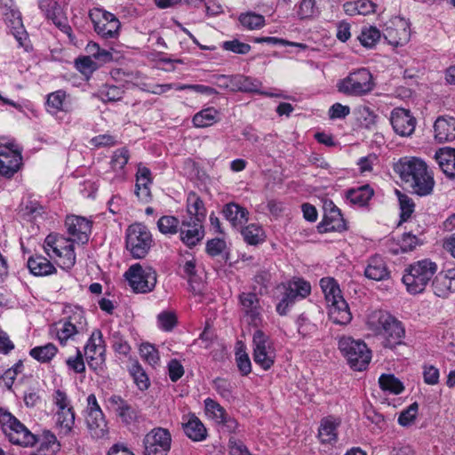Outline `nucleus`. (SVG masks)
Returning <instances> with one entry per match:
<instances>
[{"label": "nucleus", "instance_id": "obj_1", "mask_svg": "<svg viewBox=\"0 0 455 455\" xmlns=\"http://www.w3.org/2000/svg\"><path fill=\"white\" fill-rule=\"evenodd\" d=\"M395 171L415 194L424 196L432 193L435 186L433 174L421 159H401L395 166Z\"/></svg>", "mask_w": 455, "mask_h": 455}, {"label": "nucleus", "instance_id": "obj_2", "mask_svg": "<svg viewBox=\"0 0 455 455\" xmlns=\"http://www.w3.org/2000/svg\"><path fill=\"white\" fill-rule=\"evenodd\" d=\"M368 326L383 339L385 347L393 348L403 342L404 328L400 321L386 311H375L368 318Z\"/></svg>", "mask_w": 455, "mask_h": 455}, {"label": "nucleus", "instance_id": "obj_3", "mask_svg": "<svg viewBox=\"0 0 455 455\" xmlns=\"http://www.w3.org/2000/svg\"><path fill=\"white\" fill-rule=\"evenodd\" d=\"M437 271V265L430 259L419 260L410 265L403 276V282L410 293L422 292Z\"/></svg>", "mask_w": 455, "mask_h": 455}, {"label": "nucleus", "instance_id": "obj_4", "mask_svg": "<svg viewBox=\"0 0 455 455\" xmlns=\"http://www.w3.org/2000/svg\"><path fill=\"white\" fill-rule=\"evenodd\" d=\"M0 426L8 440L16 445L28 447L35 445L38 439L17 418L6 410L0 409Z\"/></svg>", "mask_w": 455, "mask_h": 455}, {"label": "nucleus", "instance_id": "obj_5", "mask_svg": "<svg viewBox=\"0 0 455 455\" xmlns=\"http://www.w3.org/2000/svg\"><path fill=\"white\" fill-rule=\"evenodd\" d=\"M339 349L355 371H363L371 359V352L362 340L343 336L339 339Z\"/></svg>", "mask_w": 455, "mask_h": 455}, {"label": "nucleus", "instance_id": "obj_6", "mask_svg": "<svg viewBox=\"0 0 455 455\" xmlns=\"http://www.w3.org/2000/svg\"><path fill=\"white\" fill-rule=\"evenodd\" d=\"M152 243L151 233L146 226L140 223L129 226L126 230L125 247L133 258H144L148 254Z\"/></svg>", "mask_w": 455, "mask_h": 455}, {"label": "nucleus", "instance_id": "obj_7", "mask_svg": "<svg viewBox=\"0 0 455 455\" xmlns=\"http://www.w3.org/2000/svg\"><path fill=\"white\" fill-rule=\"evenodd\" d=\"M339 92L349 96H362L370 92L374 84L372 76L366 68H360L350 73L337 84Z\"/></svg>", "mask_w": 455, "mask_h": 455}, {"label": "nucleus", "instance_id": "obj_8", "mask_svg": "<svg viewBox=\"0 0 455 455\" xmlns=\"http://www.w3.org/2000/svg\"><path fill=\"white\" fill-rule=\"evenodd\" d=\"M124 276L135 292L151 291L156 284V272L152 267H142L139 263L131 266Z\"/></svg>", "mask_w": 455, "mask_h": 455}, {"label": "nucleus", "instance_id": "obj_9", "mask_svg": "<svg viewBox=\"0 0 455 455\" xmlns=\"http://www.w3.org/2000/svg\"><path fill=\"white\" fill-rule=\"evenodd\" d=\"M53 403L57 407L56 424L60 427L65 434L71 432L75 425V411L68 395L57 389L52 395Z\"/></svg>", "mask_w": 455, "mask_h": 455}, {"label": "nucleus", "instance_id": "obj_10", "mask_svg": "<svg viewBox=\"0 0 455 455\" xmlns=\"http://www.w3.org/2000/svg\"><path fill=\"white\" fill-rule=\"evenodd\" d=\"M144 455H167L172 444L170 432L163 427H156L148 433L144 439Z\"/></svg>", "mask_w": 455, "mask_h": 455}, {"label": "nucleus", "instance_id": "obj_11", "mask_svg": "<svg viewBox=\"0 0 455 455\" xmlns=\"http://www.w3.org/2000/svg\"><path fill=\"white\" fill-rule=\"evenodd\" d=\"M385 40L395 47L406 44L411 38L410 23L402 17H395L383 32Z\"/></svg>", "mask_w": 455, "mask_h": 455}, {"label": "nucleus", "instance_id": "obj_12", "mask_svg": "<svg viewBox=\"0 0 455 455\" xmlns=\"http://www.w3.org/2000/svg\"><path fill=\"white\" fill-rule=\"evenodd\" d=\"M13 147V143H0V175L7 179L12 178L21 165V153Z\"/></svg>", "mask_w": 455, "mask_h": 455}, {"label": "nucleus", "instance_id": "obj_13", "mask_svg": "<svg viewBox=\"0 0 455 455\" xmlns=\"http://www.w3.org/2000/svg\"><path fill=\"white\" fill-rule=\"evenodd\" d=\"M253 359L264 370H268L274 363L272 351L267 336L260 330L253 334Z\"/></svg>", "mask_w": 455, "mask_h": 455}, {"label": "nucleus", "instance_id": "obj_14", "mask_svg": "<svg viewBox=\"0 0 455 455\" xmlns=\"http://www.w3.org/2000/svg\"><path fill=\"white\" fill-rule=\"evenodd\" d=\"M64 2H41L40 9L45 13L48 20H51L62 32L69 37L72 35V28L68 24V18L64 10Z\"/></svg>", "mask_w": 455, "mask_h": 455}, {"label": "nucleus", "instance_id": "obj_15", "mask_svg": "<svg viewBox=\"0 0 455 455\" xmlns=\"http://www.w3.org/2000/svg\"><path fill=\"white\" fill-rule=\"evenodd\" d=\"M390 122L396 134L402 137L411 136L416 127V118L411 111L396 108L391 112Z\"/></svg>", "mask_w": 455, "mask_h": 455}, {"label": "nucleus", "instance_id": "obj_16", "mask_svg": "<svg viewBox=\"0 0 455 455\" xmlns=\"http://www.w3.org/2000/svg\"><path fill=\"white\" fill-rule=\"evenodd\" d=\"M68 234L73 237L72 241L85 244L89 241L92 232V222L80 216H68L65 220Z\"/></svg>", "mask_w": 455, "mask_h": 455}, {"label": "nucleus", "instance_id": "obj_17", "mask_svg": "<svg viewBox=\"0 0 455 455\" xmlns=\"http://www.w3.org/2000/svg\"><path fill=\"white\" fill-rule=\"evenodd\" d=\"M320 233L342 231L346 229V223L340 211L331 203H325L323 220L318 224Z\"/></svg>", "mask_w": 455, "mask_h": 455}, {"label": "nucleus", "instance_id": "obj_18", "mask_svg": "<svg viewBox=\"0 0 455 455\" xmlns=\"http://www.w3.org/2000/svg\"><path fill=\"white\" fill-rule=\"evenodd\" d=\"M180 240L188 247L196 246L204 236L202 222L183 220L180 227Z\"/></svg>", "mask_w": 455, "mask_h": 455}, {"label": "nucleus", "instance_id": "obj_19", "mask_svg": "<svg viewBox=\"0 0 455 455\" xmlns=\"http://www.w3.org/2000/svg\"><path fill=\"white\" fill-rule=\"evenodd\" d=\"M434 293L440 298H446L455 292V268L438 273L432 282Z\"/></svg>", "mask_w": 455, "mask_h": 455}, {"label": "nucleus", "instance_id": "obj_20", "mask_svg": "<svg viewBox=\"0 0 455 455\" xmlns=\"http://www.w3.org/2000/svg\"><path fill=\"white\" fill-rule=\"evenodd\" d=\"M311 292V284L300 277H293L286 284V307L306 299Z\"/></svg>", "mask_w": 455, "mask_h": 455}, {"label": "nucleus", "instance_id": "obj_21", "mask_svg": "<svg viewBox=\"0 0 455 455\" xmlns=\"http://www.w3.org/2000/svg\"><path fill=\"white\" fill-rule=\"evenodd\" d=\"M340 420L332 416H327L321 419L318 427L317 437L322 444L333 445L338 441V427Z\"/></svg>", "mask_w": 455, "mask_h": 455}, {"label": "nucleus", "instance_id": "obj_22", "mask_svg": "<svg viewBox=\"0 0 455 455\" xmlns=\"http://www.w3.org/2000/svg\"><path fill=\"white\" fill-rule=\"evenodd\" d=\"M435 137L440 142L451 141L455 139V117L439 116L434 124Z\"/></svg>", "mask_w": 455, "mask_h": 455}, {"label": "nucleus", "instance_id": "obj_23", "mask_svg": "<svg viewBox=\"0 0 455 455\" xmlns=\"http://www.w3.org/2000/svg\"><path fill=\"white\" fill-rule=\"evenodd\" d=\"M329 318L336 324H347L352 319V315L346 300L342 298L328 304Z\"/></svg>", "mask_w": 455, "mask_h": 455}, {"label": "nucleus", "instance_id": "obj_24", "mask_svg": "<svg viewBox=\"0 0 455 455\" xmlns=\"http://www.w3.org/2000/svg\"><path fill=\"white\" fill-rule=\"evenodd\" d=\"M224 217L235 228H240L248 220V211L235 203L226 204L222 211Z\"/></svg>", "mask_w": 455, "mask_h": 455}, {"label": "nucleus", "instance_id": "obj_25", "mask_svg": "<svg viewBox=\"0 0 455 455\" xmlns=\"http://www.w3.org/2000/svg\"><path fill=\"white\" fill-rule=\"evenodd\" d=\"M389 271L384 259L379 256L371 257L365 267L364 275L374 281H382L389 277Z\"/></svg>", "mask_w": 455, "mask_h": 455}, {"label": "nucleus", "instance_id": "obj_26", "mask_svg": "<svg viewBox=\"0 0 455 455\" xmlns=\"http://www.w3.org/2000/svg\"><path fill=\"white\" fill-rule=\"evenodd\" d=\"M86 423L94 438H102L106 435L108 428L102 411H88Z\"/></svg>", "mask_w": 455, "mask_h": 455}, {"label": "nucleus", "instance_id": "obj_27", "mask_svg": "<svg viewBox=\"0 0 455 455\" xmlns=\"http://www.w3.org/2000/svg\"><path fill=\"white\" fill-rule=\"evenodd\" d=\"M27 266L30 273L36 276L49 275L56 272V268L51 261L42 255L29 257Z\"/></svg>", "mask_w": 455, "mask_h": 455}, {"label": "nucleus", "instance_id": "obj_28", "mask_svg": "<svg viewBox=\"0 0 455 455\" xmlns=\"http://www.w3.org/2000/svg\"><path fill=\"white\" fill-rule=\"evenodd\" d=\"M441 170L449 178L455 177V149L442 148L435 156Z\"/></svg>", "mask_w": 455, "mask_h": 455}, {"label": "nucleus", "instance_id": "obj_29", "mask_svg": "<svg viewBox=\"0 0 455 455\" xmlns=\"http://www.w3.org/2000/svg\"><path fill=\"white\" fill-rule=\"evenodd\" d=\"M187 211L190 216V220L203 222L206 217V210L203 200L194 192L188 196Z\"/></svg>", "mask_w": 455, "mask_h": 455}, {"label": "nucleus", "instance_id": "obj_30", "mask_svg": "<svg viewBox=\"0 0 455 455\" xmlns=\"http://www.w3.org/2000/svg\"><path fill=\"white\" fill-rule=\"evenodd\" d=\"M182 425L186 435L191 440L200 442L206 438V428L195 415L190 416L188 420Z\"/></svg>", "mask_w": 455, "mask_h": 455}, {"label": "nucleus", "instance_id": "obj_31", "mask_svg": "<svg viewBox=\"0 0 455 455\" xmlns=\"http://www.w3.org/2000/svg\"><path fill=\"white\" fill-rule=\"evenodd\" d=\"M4 20L11 28L12 33L19 42L20 45H22V41L26 38V34L23 29L20 12L18 10L11 9L9 12L4 13Z\"/></svg>", "mask_w": 455, "mask_h": 455}, {"label": "nucleus", "instance_id": "obj_32", "mask_svg": "<svg viewBox=\"0 0 455 455\" xmlns=\"http://www.w3.org/2000/svg\"><path fill=\"white\" fill-rule=\"evenodd\" d=\"M39 448L33 455H55L60 444L56 436L50 431H44Z\"/></svg>", "mask_w": 455, "mask_h": 455}, {"label": "nucleus", "instance_id": "obj_33", "mask_svg": "<svg viewBox=\"0 0 455 455\" xmlns=\"http://www.w3.org/2000/svg\"><path fill=\"white\" fill-rule=\"evenodd\" d=\"M104 351V341L100 330H94L84 347L86 359L92 360L96 354L101 355Z\"/></svg>", "mask_w": 455, "mask_h": 455}, {"label": "nucleus", "instance_id": "obj_34", "mask_svg": "<svg viewBox=\"0 0 455 455\" xmlns=\"http://www.w3.org/2000/svg\"><path fill=\"white\" fill-rule=\"evenodd\" d=\"M373 196V189L369 185H363L357 188H352L347 191V198L351 204L363 206Z\"/></svg>", "mask_w": 455, "mask_h": 455}, {"label": "nucleus", "instance_id": "obj_35", "mask_svg": "<svg viewBox=\"0 0 455 455\" xmlns=\"http://www.w3.org/2000/svg\"><path fill=\"white\" fill-rule=\"evenodd\" d=\"M129 372L140 390L144 391L149 387V378L138 361L132 362L131 365L129 366Z\"/></svg>", "mask_w": 455, "mask_h": 455}, {"label": "nucleus", "instance_id": "obj_36", "mask_svg": "<svg viewBox=\"0 0 455 455\" xmlns=\"http://www.w3.org/2000/svg\"><path fill=\"white\" fill-rule=\"evenodd\" d=\"M219 112L214 108L201 110L193 116V124L196 127L204 128L210 126L219 120Z\"/></svg>", "mask_w": 455, "mask_h": 455}, {"label": "nucleus", "instance_id": "obj_37", "mask_svg": "<svg viewBox=\"0 0 455 455\" xmlns=\"http://www.w3.org/2000/svg\"><path fill=\"white\" fill-rule=\"evenodd\" d=\"M320 286L324 293V297L328 304L343 298L341 291L333 278H322L320 280Z\"/></svg>", "mask_w": 455, "mask_h": 455}, {"label": "nucleus", "instance_id": "obj_38", "mask_svg": "<svg viewBox=\"0 0 455 455\" xmlns=\"http://www.w3.org/2000/svg\"><path fill=\"white\" fill-rule=\"evenodd\" d=\"M92 20L94 24L95 32L103 38H114L118 35L119 20L105 22L104 20H96L94 18H92Z\"/></svg>", "mask_w": 455, "mask_h": 455}, {"label": "nucleus", "instance_id": "obj_39", "mask_svg": "<svg viewBox=\"0 0 455 455\" xmlns=\"http://www.w3.org/2000/svg\"><path fill=\"white\" fill-rule=\"evenodd\" d=\"M129 151L125 148L116 149L111 157L110 167L116 177H123L124 169L129 160Z\"/></svg>", "mask_w": 455, "mask_h": 455}, {"label": "nucleus", "instance_id": "obj_40", "mask_svg": "<svg viewBox=\"0 0 455 455\" xmlns=\"http://www.w3.org/2000/svg\"><path fill=\"white\" fill-rule=\"evenodd\" d=\"M240 303L246 315L251 317L254 321L259 315V299L255 293L243 292L240 295Z\"/></svg>", "mask_w": 455, "mask_h": 455}, {"label": "nucleus", "instance_id": "obj_41", "mask_svg": "<svg viewBox=\"0 0 455 455\" xmlns=\"http://www.w3.org/2000/svg\"><path fill=\"white\" fill-rule=\"evenodd\" d=\"M67 94L65 91L59 90L50 93L47 97V110L52 114H57L60 111H66L65 100Z\"/></svg>", "mask_w": 455, "mask_h": 455}, {"label": "nucleus", "instance_id": "obj_42", "mask_svg": "<svg viewBox=\"0 0 455 455\" xmlns=\"http://www.w3.org/2000/svg\"><path fill=\"white\" fill-rule=\"evenodd\" d=\"M260 82L255 78L244 76L243 75H235V89L234 91H241L245 92H257L260 87Z\"/></svg>", "mask_w": 455, "mask_h": 455}, {"label": "nucleus", "instance_id": "obj_43", "mask_svg": "<svg viewBox=\"0 0 455 455\" xmlns=\"http://www.w3.org/2000/svg\"><path fill=\"white\" fill-rule=\"evenodd\" d=\"M243 240L251 245H256L264 241L263 230L256 224H250L245 228H240Z\"/></svg>", "mask_w": 455, "mask_h": 455}, {"label": "nucleus", "instance_id": "obj_44", "mask_svg": "<svg viewBox=\"0 0 455 455\" xmlns=\"http://www.w3.org/2000/svg\"><path fill=\"white\" fill-rule=\"evenodd\" d=\"M57 347L52 344L48 343L44 346L36 347L32 348L29 352V355L36 360L41 363H47L56 355Z\"/></svg>", "mask_w": 455, "mask_h": 455}, {"label": "nucleus", "instance_id": "obj_45", "mask_svg": "<svg viewBox=\"0 0 455 455\" xmlns=\"http://www.w3.org/2000/svg\"><path fill=\"white\" fill-rule=\"evenodd\" d=\"M205 412L209 418L217 423L225 420L226 410L216 401L207 398L204 400Z\"/></svg>", "mask_w": 455, "mask_h": 455}, {"label": "nucleus", "instance_id": "obj_46", "mask_svg": "<svg viewBox=\"0 0 455 455\" xmlns=\"http://www.w3.org/2000/svg\"><path fill=\"white\" fill-rule=\"evenodd\" d=\"M381 37L380 31L375 27L363 28L358 40L361 44L366 48H372Z\"/></svg>", "mask_w": 455, "mask_h": 455}, {"label": "nucleus", "instance_id": "obj_47", "mask_svg": "<svg viewBox=\"0 0 455 455\" xmlns=\"http://www.w3.org/2000/svg\"><path fill=\"white\" fill-rule=\"evenodd\" d=\"M124 91L116 85L104 84L99 91V97L104 102H114L123 98Z\"/></svg>", "mask_w": 455, "mask_h": 455}, {"label": "nucleus", "instance_id": "obj_48", "mask_svg": "<svg viewBox=\"0 0 455 455\" xmlns=\"http://www.w3.org/2000/svg\"><path fill=\"white\" fill-rule=\"evenodd\" d=\"M381 389L398 395L404 389L403 383L394 375L383 374L379 379Z\"/></svg>", "mask_w": 455, "mask_h": 455}, {"label": "nucleus", "instance_id": "obj_49", "mask_svg": "<svg viewBox=\"0 0 455 455\" xmlns=\"http://www.w3.org/2000/svg\"><path fill=\"white\" fill-rule=\"evenodd\" d=\"M357 119L362 127L372 130L377 125L378 116L369 107H363L358 110Z\"/></svg>", "mask_w": 455, "mask_h": 455}, {"label": "nucleus", "instance_id": "obj_50", "mask_svg": "<svg viewBox=\"0 0 455 455\" xmlns=\"http://www.w3.org/2000/svg\"><path fill=\"white\" fill-rule=\"evenodd\" d=\"M180 220L173 216H163L157 221L159 231L165 235H174L180 231Z\"/></svg>", "mask_w": 455, "mask_h": 455}, {"label": "nucleus", "instance_id": "obj_51", "mask_svg": "<svg viewBox=\"0 0 455 455\" xmlns=\"http://www.w3.org/2000/svg\"><path fill=\"white\" fill-rule=\"evenodd\" d=\"M64 321L79 332H84L86 330L87 322L84 317V312L81 307H75L72 314L65 318Z\"/></svg>", "mask_w": 455, "mask_h": 455}, {"label": "nucleus", "instance_id": "obj_52", "mask_svg": "<svg viewBox=\"0 0 455 455\" xmlns=\"http://www.w3.org/2000/svg\"><path fill=\"white\" fill-rule=\"evenodd\" d=\"M239 21L244 28L253 30L262 28L265 23V19L260 14L247 12L240 15Z\"/></svg>", "mask_w": 455, "mask_h": 455}, {"label": "nucleus", "instance_id": "obj_53", "mask_svg": "<svg viewBox=\"0 0 455 455\" xmlns=\"http://www.w3.org/2000/svg\"><path fill=\"white\" fill-rule=\"evenodd\" d=\"M213 388L224 399L230 401L234 399V386L226 379L216 378L213 380Z\"/></svg>", "mask_w": 455, "mask_h": 455}, {"label": "nucleus", "instance_id": "obj_54", "mask_svg": "<svg viewBox=\"0 0 455 455\" xmlns=\"http://www.w3.org/2000/svg\"><path fill=\"white\" fill-rule=\"evenodd\" d=\"M141 357L151 366L155 367L158 364L160 356L157 349L149 343L141 344L140 347Z\"/></svg>", "mask_w": 455, "mask_h": 455}, {"label": "nucleus", "instance_id": "obj_55", "mask_svg": "<svg viewBox=\"0 0 455 455\" xmlns=\"http://www.w3.org/2000/svg\"><path fill=\"white\" fill-rule=\"evenodd\" d=\"M396 194L401 209V219L403 221H406L414 212V203L407 195L403 194L398 190H396Z\"/></svg>", "mask_w": 455, "mask_h": 455}, {"label": "nucleus", "instance_id": "obj_56", "mask_svg": "<svg viewBox=\"0 0 455 455\" xmlns=\"http://www.w3.org/2000/svg\"><path fill=\"white\" fill-rule=\"evenodd\" d=\"M58 257V265L63 269H71L76 264V254L74 246L64 249L60 252L55 254Z\"/></svg>", "mask_w": 455, "mask_h": 455}, {"label": "nucleus", "instance_id": "obj_57", "mask_svg": "<svg viewBox=\"0 0 455 455\" xmlns=\"http://www.w3.org/2000/svg\"><path fill=\"white\" fill-rule=\"evenodd\" d=\"M221 47L226 51L242 55L247 54L251 49L250 44L242 43L238 39L225 41L222 43Z\"/></svg>", "mask_w": 455, "mask_h": 455}, {"label": "nucleus", "instance_id": "obj_58", "mask_svg": "<svg viewBox=\"0 0 455 455\" xmlns=\"http://www.w3.org/2000/svg\"><path fill=\"white\" fill-rule=\"evenodd\" d=\"M58 324L60 325V327H56L57 338L62 345H64L68 339L73 338L76 334L80 333L77 330L66 323L64 320L60 321Z\"/></svg>", "mask_w": 455, "mask_h": 455}, {"label": "nucleus", "instance_id": "obj_59", "mask_svg": "<svg viewBox=\"0 0 455 455\" xmlns=\"http://www.w3.org/2000/svg\"><path fill=\"white\" fill-rule=\"evenodd\" d=\"M158 326L165 331H172L177 324V317L172 312H162L157 315Z\"/></svg>", "mask_w": 455, "mask_h": 455}, {"label": "nucleus", "instance_id": "obj_60", "mask_svg": "<svg viewBox=\"0 0 455 455\" xmlns=\"http://www.w3.org/2000/svg\"><path fill=\"white\" fill-rule=\"evenodd\" d=\"M419 405L417 403H411L408 408L403 410L398 418V423L403 427H408L413 423L418 413Z\"/></svg>", "mask_w": 455, "mask_h": 455}, {"label": "nucleus", "instance_id": "obj_61", "mask_svg": "<svg viewBox=\"0 0 455 455\" xmlns=\"http://www.w3.org/2000/svg\"><path fill=\"white\" fill-rule=\"evenodd\" d=\"M315 2H300L297 14L300 19H308L315 17L319 14V10L315 5Z\"/></svg>", "mask_w": 455, "mask_h": 455}, {"label": "nucleus", "instance_id": "obj_62", "mask_svg": "<svg viewBox=\"0 0 455 455\" xmlns=\"http://www.w3.org/2000/svg\"><path fill=\"white\" fill-rule=\"evenodd\" d=\"M296 327L298 333L306 337L316 331L317 327L315 323H311L307 317L304 315H300L296 321Z\"/></svg>", "mask_w": 455, "mask_h": 455}, {"label": "nucleus", "instance_id": "obj_63", "mask_svg": "<svg viewBox=\"0 0 455 455\" xmlns=\"http://www.w3.org/2000/svg\"><path fill=\"white\" fill-rule=\"evenodd\" d=\"M76 67L81 73L87 76L96 70L98 65L90 56H84L76 60Z\"/></svg>", "mask_w": 455, "mask_h": 455}, {"label": "nucleus", "instance_id": "obj_64", "mask_svg": "<svg viewBox=\"0 0 455 455\" xmlns=\"http://www.w3.org/2000/svg\"><path fill=\"white\" fill-rule=\"evenodd\" d=\"M116 412L126 424H130L136 418L135 410L127 402L121 407H116Z\"/></svg>", "mask_w": 455, "mask_h": 455}]
</instances>
